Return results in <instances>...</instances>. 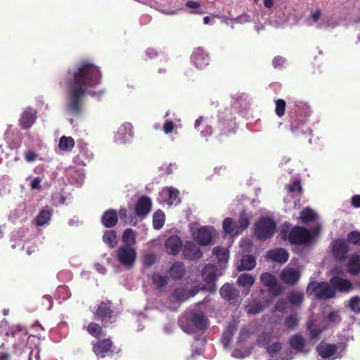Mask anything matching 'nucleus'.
<instances>
[{
  "label": "nucleus",
  "mask_w": 360,
  "mask_h": 360,
  "mask_svg": "<svg viewBox=\"0 0 360 360\" xmlns=\"http://www.w3.org/2000/svg\"><path fill=\"white\" fill-rule=\"evenodd\" d=\"M102 74L98 66L89 61H82L67 71V76L60 85L66 87V110L75 116L82 112L83 100L86 93L94 96L96 92L87 91L101 84Z\"/></svg>",
  "instance_id": "nucleus-1"
},
{
  "label": "nucleus",
  "mask_w": 360,
  "mask_h": 360,
  "mask_svg": "<svg viewBox=\"0 0 360 360\" xmlns=\"http://www.w3.org/2000/svg\"><path fill=\"white\" fill-rule=\"evenodd\" d=\"M280 236L282 240H288L290 244L295 245H308L314 240L311 232L300 226H295L289 232L282 229Z\"/></svg>",
  "instance_id": "nucleus-2"
},
{
  "label": "nucleus",
  "mask_w": 360,
  "mask_h": 360,
  "mask_svg": "<svg viewBox=\"0 0 360 360\" xmlns=\"http://www.w3.org/2000/svg\"><path fill=\"white\" fill-rule=\"evenodd\" d=\"M187 324L181 322V328L187 333H195L205 330L208 326V319L205 314L199 311H192L186 315Z\"/></svg>",
  "instance_id": "nucleus-3"
},
{
  "label": "nucleus",
  "mask_w": 360,
  "mask_h": 360,
  "mask_svg": "<svg viewBox=\"0 0 360 360\" xmlns=\"http://www.w3.org/2000/svg\"><path fill=\"white\" fill-rule=\"evenodd\" d=\"M308 296L314 295L318 300H328L335 297L334 289L330 287V283L325 281H311L306 288Z\"/></svg>",
  "instance_id": "nucleus-4"
},
{
  "label": "nucleus",
  "mask_w": 360,
  "mask_h": 360,
  "mask_svg": "<svg viewBox=\"0 0 360 360\" xmlns=\"http://www.w3.org/2000/svg\"><path fill=\"white\" fill-rule=\"evenodd\" d=\"M276 224L269 217H261L255 223V234L259 240H266L273 237Z\"/></svg>",
  "instance_id": "nucleus-5"
},
{
  "label": "nucleus",
  "mask_w": 360,
  "mask_h": 360,
  "mask_svg": "<svg viewBox=\"0 0 360 360\" xmlns=\"http://www.w3.org/2000/svg\"><path fill=\"white\" fill-rule=\"evenodd\" d=\"M290 126L292 131L299 129L304 124L309 117V107L305 104H295L294 108L288 111Z\"/></svg>",
  "instance_id": "nucleus-6"
},
{
  "label": "nucleus",
  "mask_w": 360,
  "mask_h": 360,
  "mask_svg": "<svg viewBox=\"0 0 360 360\" xmlns=\"http://www.w3.org/2000/svg\"><path fill=\"white\" fill-rule=\"evenodd\" d=\"M95 318L100 320L104 326L115 322L116 318L110 301H103L96 308Z\"/></svg>",
  "instance_id": "nucleus-7"
},
{
  "label": "nucleus",
  "mask_w": 360,
  "mask_h": 360,
  "mask_svg": "<svg viewBox=\"0 0 360 360\" xmlns=\"http://www.w3.org/2000/svg\"><path fill=\"white\" fill-rule=\"evenodd\" d=\"M92 352L98 358H105L114 352V343L110 338H99L91 342Z\"/></svg>",
  "instance_id": "nucleus-8"
},
{
  "label": "nucleus",
  "mask_w": 360,
  "mask_h": 360,
  "mask_svg": "<svg viewBox=\"0 0 360 360\" xmlns=\"http://www.w3.org/2000/svg\"><path fill=\"white\" fill-rule=\"evenodd\" d=\"M330 248L331 254L336 261L343 262L346 260L350 248L345 238H338L333 240Z\"/></svg>",
  "instance_id": "nucleus-9"
},
{
  "label": "nucleus",
  "mask_w": 360,
  "mask_h": 360,
  "mask_svg": "<svg viewBox=\"0 0 360 360\" xmlns=\"http://www.w3.org/2000/svg\"><path fill=\"white\" fill-rule=\"evenodd\" d=\"M329 283L332 289H334L335 292L338 291L342 293H348L356 288H360V283H358L355 286L349 279L338 276H332L329 280Z\"/></svg>",
  "instance_id": "nucleus-10"
},
{
  "label": "nucleus",
  "mask_w": 360,
  "mask_h": 360,
  "mask_svg": "<svg viewBox=\"0 0 360 360\" xmlns=\"http://www.w3.org/2000/svg\"><path fill=\"white\" fill-rule=\"evenodd\" d=\"M118 261L126 266H131L136 258L135 249L129 245H122L117 249Z\"/></svg>",
  "instance_id": "nucleus-11"
},
{
  "label": "nucleus",
  "mask_w": 360,
  "mask_h": 360,
  "mask_svg": "<svg viewBox=\"0 0 360 360\" xmlns=\"http://www.w3.org/2000/svg\"><path fill=\"white\" fill-rule=\"evenodd\" d=\"M316 352L323 359H336L342 357L338 353V346L337 344H329L321 342L316 347Z\"/></svg>",
  "instance_id": "nucleus-12"
},
{
  "label": "nucleus",
  "mask_w": 360,
  "mask_h": 360,
  "mask_svg": "<svg viewBox=\"0 0 360 360\" xmlns=\"http://www.w3.org/2000/svg\"><path fill=\"white\" fill-rule=\"evenodd\" d=\"M260 281L262 284L268 288L269 292L274 295L278 296L283 292V289L277 283L276 277L270 273H263L260 276Z\"/></svg>",
  "instance_id": "nucleus-13"
},
{
  "label": "nucleus",
  "mask_w": 360,
  "mask_h": 360,
  "mask_svg": "<svg viewBox=\"0 0 360 360\" xmlns=\"http://www.w3.org/2000/svg\"><path fill=\"white\" fill-rule=\"evenodd\" d=\"M152 207V202L149 197L142 195L139 198L134 205V212L136 217L141 219L146 217Z\"/></svg>",
  "instance_id": "nucleus-14"
},
{
  "label": "nucleus",
  "mask_w": 360,
  "mask_h": 360,
  "mask_svg": "<svg viewBox=\"0 0 360 360\" xmlns=\"http://www.w3.org/2000/svg\"><path fill=\"white\" fill-rule=\"evenodd\" d=\"M300 271L292 267H285L281 272V280L288 285H294L300 279Z\"/></svg>",
  "instance_id": "nucleus-15"
},
{
  "label": "nucleus",
  "mask_w": 360,
  "mask_h": 360,
  "mask_svg": "<svg viewBox=\"0 0 360 360\" xmlns=\"http://www.w3.org/2000/svg\"><path fill=\"white\" fill-rule=\"evenodd\" d=\"M191 60L195 67L202 69L209 65L210 56L202 48L198 47L191 55Z\"/></svg>",
  "instance_id": "nucleus-16"
},
{
  "label": "nucleus",
  "mask_w": 360,
  "mask_h": 360,
  "mask_svg": "<svg viewBox=\"0 0 360 360\" xmlns=\"http://www.w3.org/2000/svg\"><path fill=\"white\" fill-rule=\"evenodd\" d=\"M221 296L231 304H236L240 301V292L233 285L225 283L220 289Z\"/></svg>",
  "instance_id": "nucleus-17"
},
{
  "label": "nucleus",
  "mask_w": 360,
  "mask_h": 360,
  "mask_svg": "<svg viewBox=\"0 0 360 360\" xmlns=\"http://www.w3.org/2000/svg\"><path fill=\"white\" fill-rule=\"evenodd\" d=\"M37 112L32 108H27L19 120V124L22 129L30 128L37 119Z\"/></svg>",
  "instance_id": "nucleus-18"
},
{
  "label": "nucleus",
  "mask_w": 360,
  "mask_h": 360,
  "mask_svg": "<svg viewBox=\"0 0 360 360\" xmlns=\"http://www.w3.org/2000/svg\"><path fill=\"white\" fill-rule=\"evenodd\" d=\"M165 246L168 254L176 255L181 249L182 241L178 236L172 235L166 240Z\"/></svg>",
  "instance_id": "nucleus-19"
},
{
  "label": "nucleus",
  "mask_w": 360,
  "mask_h": 360,
  "mask_svg": "<svg viewBox=\"0 0 360 360\" xmlns=\"http://www.w3.org/2000/svg\"><path fill=\"white\" fill-rule=\"evenodd\" d=\"M101 222L105 228L115 227L118 222L117 212L113 209L105 211L101 216Z\"/></svg>",
  "instance_id": "nucleus-20"
},
{
  "label": "nucleus",
  "mask_w": 360,
  "mask_h": 360,
  "mask_svg": "<svg viewBox=\"0 0 360 360\" xmlns=\"http://www.w3.org/2000/svg\"><path fill=\"white\" fill-rule=\"evenodd\" d=\"M183 255L189 260L198 259L202 257V252L193 243H188L183 249Z\"/></svg>",
  "instance_id": "nucleus-21"
},
{
  "label": "nucleus",
  "mask_w": 360,
  "mask_h": 360,
  "mask_svg": "<svg viewBox=\"0 0 360 360\" xmlns=\"http://www.w3.org/2000/svg\"><path fill=\"white\" fill-rule=\"evenodd\" d=\"M267 257L273 262L284 264L288 260L289 255L286 250L283 248H276L269 250Z\"/></svg>",
  "instance_id": "nucleus-22"
},
{
  "label": "nucleus",
  "mask_w": 360,
  "mask_h": 360,
  "mask_svg": "<svg viewBox=\"0 0 360 360\" xmlns=\"http://www.w3.org/2000/svg\"><path fill=\"white\" fill-rule=\"evenodd\" d=\"M194 238L200 245H207L211 243L212 235L207 227L202 226L197 230Z\"/></svg>",
  "instance_id": "nucleus-23"
},
{
  "label": "nucleus",
  "mask_w": 360,
  "mask_h": 360,
  "mask_svg": "<svg viewBox=\"0 0 360 360\" xmlns=\"http://www.w3.org/2000/svg\"><path fill=\"white\" fill-rule=\"evenodd\" d=\"M133 133L132 124L129 122H125L119 128L115 139L120 143H122L129 137L133 136Z\"/></svg>",
  "instance_id": "nucleus-24"
},
{
  "label": "nucleus",
  "mask_w": 360,
  "mask_h": 360,
  "mask_svg": "<svg viewBox=\"0 0 360 360\" xmlns=\"http://www.w3.org/2000/svg\"><path fill=\"white\" fill-rule=\"evenodd\" d=\"M347 270L351 275H357L360 273V255L352 254L347 262Z\"/></svg>",
  "instance_id": "nucleus-25"
},
{
  "label": "nucleus",
  "mask_w": 360,
  "mask_h": 360,
  "mask_svg": "<svg viewBox=\"0 0 360 360\" xmlns=\"http://www.w3.org/2000/svg\"><path fill=\"white\" fill-rule=\"evenodd\" d=\"M169 274L172 279L180 280L186 274L184 264L180 262H174L170 267Z\"/></svg>",
  "instance_id": "nucleus-26"
},
{
  "label": "nucleus",
  "mask_w": 360,
  "mask_h": 360,
  "mask_svg": "<svg viewBox=\"0 0 360 360\" xmlns=\"http://www.w3.org/2000/svg\"><path fill=\"white\" fill-rule=\"evenodd\" d=\"M53 210L49 206H45L36 217L35 221L37 226H41L47 224L52 216Z\"/></svg>",
  "instance_id": "nucleus-27"
},
{
  "label": "nucleus",
  "mask_w": 360,
  "mask_h": 360,
  "mask_svg": "<svg viewBox=\"0 0 360 360\" xmlns=\"http://www.w3.org/2000/svg\"><path fill=\"white\" fill-rule=\"evenodd\" d=\"M204 281L207 285H212L216 281V268L213 265H206L202 270Z\"/></svg>",
  "instance_id": "nucleus-28"
},
{
  "label": "nucleus",
  "mask_w": 360,
  "mask_h": 360,
  "mask_svg": "<svg viewBox=\"0 0 360 360\" xmlns=\"http://www.w3.org/2000/svg\"><path fill=\"white\" fill-rule=\"evenodd\" d=\"M216 129L218 131V136L220 138L223 136H229L231 134L234 133L230 121L219 120Z\"/></svg>",
  "instance_id": "nucleus-29"
},
{
  "label": "nucleus",
  "mask_w": 360,
  "mask_h": 360,
  "mask_svg": "<svg viewBox=\"0 0 360 360\" xmlns=\"http://www.w3.org/2000/svg\"><path fill=\"white\" fill-rule=\"evenodd\" d=\"M237 329L238 327L236 322H231L229 324L222 335V342H224V347H229Z\"/></svg>",
  "instance_id": "nucleus-30"
},
{
  "label": "nucleus",
  "mask_w": 360,
  "mask_h": 360,
  "mask_svg": "<svg viewBox=\"0 0 360 360\" xmlns=\"http://www.w3.org/2000/svg\"><path fill=\"white\" fill-rule=\"evenodd\" d=\"M290 345L297 352H302L305 347L306 342L300 334H295L289 340Z\"/></svg>",
  "instance_id": "nucleus-31"
},
{
  "label": "nucleus",
  "mask_w": 360,
  "mask_h": 360,
  "mask_svg": "<svg viewBox=\"0 0 360 360\" xmlns=\"http://www.w3.org/2000/svg\"><path fill=\"white\" fill-rule=\"evenodd\" d=\"M256 265V260L255 257L251 255H246L241 259V263L238 266L239 271L247 270L250 271L254 269Z\"/></svg>",
  "instance_id": "nucleus-32"
},
{
  "label": "nucleus",
  "mask_w": 360,
  "mask_h": 360,
  "mask_svg": "<svg viewBox=\"0 0 360 360\" xmlns=\"http://www.w3.org/2000/svg\"><path fill=\"white\" fill-rule=\"evenodd\" d=\"M86 330L89 335L97 340L105 335L102 326L95 322L89 323L86 326Z\"/></svg>",
  "instance_id": "nucleus-33"
},
{
  "label": "nucleus",
  "mask_w": 360,
  "mask_h": 360,
  "mask_svg": "<svg viewBox=\"0 0 360 360\" xmlns=\"http://www.w3.org/2000/svg\"><path fill=\"white\" fill-rule=\"evenodd\" d=\"M75 144L72 137L63 136L59 139L58 147L63 151L70 152L73 149Z\"/></svg>",
  "instance_id": "nucleus-34"
},
{
  "label": "nucleus",
  "mask_w": 360,
  "mask_h": 360,
  "mask_svg": "<svg viewBox=\"0 0 360 360\" xmlns=\"http://www.w3.org/2000/svg\"><path fill=\"white\" fill-rule=\"evenodd\" d=\"M223 229L226 234L237 235L239 233L236 224L232 218L227 217L223 221Z\"/></svg>",
  "instance_id": "nucleus-35"
},
{
  "label": "nucleus",
  "mask_w": 360,
  "mask_h": 360,
  "mask_svg": "<svg viewBox=\"0 0 360 360\" xmlns=\"http://www.w3.org/2000/svg\"><path fill=\"white\" fill-rule=\"evenodd\" d=\"M304 297L303 292L292 290L288 293V300L292 305L300 307L304 301Z\"/></svg>",
  "instance_id": "nucleus-36"
},
{
  "label": "nucleus",
  "mask_w": 360,
  "mask_h": 360,
  "mask_svg": "<svg viewBox=\"0 0 360 360\" xmlns=\"http://www.w3.org/2000/svg\"><path fill=\"white\" fill-rule=\"evenodd\" d=\"M165 215L163 211L158 210L155 211L153 216V228L156 230L160 229L165 224Z\"/></svg>",
  "instance_id": "nucleus-37"
},
{
  "label": "nucleus",
  "mask_w": 360,
  "mask_h": 360,
  "mask_svg": "<svg viewBox=\"0 0 360 360\" xmlns=\"http://www.w3.org/2000/svg\"><path fill=\"white\" fill-rule=\"evenodd\" d=\"M119 214V217L120 219L125 224H132L135 226L137 223L136 217L131 214H128V211L127 208H120L119 212H117V215Z\"/></svg>",
  "instance_id": "nucleus-38"
},
{
  "label": "nucleus",
  "mask_w": 360,
  "mask_h": 360,
  "mask_svg": "<svg viewBox=\"0 0 360 360\" xmlns=\"http://www.w3.org/2000/svg\"><path fill=\"white\" fill-rule=\"evenodd\" d=\"M103 240L106 245H108L109 248H114L117 243L115 231H106L103 236Z\"/></svg>",
  "instance_id": "nucleus-39"
},
{
  "label": "nucleus",
  "mask_w": 360,
  "mask_h": 360,
  "mask_svg": "<svg viewBox=\"0 0 360 360\" xmlns=\"http://www.w3.org/2000/svg\"><path fill=\"white\" fill-rule=\"evenodd\" d=\"M255 283V278L247 273L241 274L237 278V283L242 287L250 288Z\"/></svg>",
  "instance_id": "nucleus-40"
},
{
  "label": "nucleus",
  "mask_w": 360,
  "mask_h": 360,
  "mask_svg": "<svg viewBox=\"0 0 360 360\" xmlns=\"http://www.w3.org/2000/svg\"><path fill=\"white\" fill-rule=\"evenodd\" d=\"M239 233L245 230L250 225V217L246 213L245 210L240 212L239 219L236 224Z\"/></svg>",
  "instance_id": "nucleus-41"
},
{
  "label": "nucleus",
  "mask_w": 360,
  "mask_h": 360,
  "mask_svg": "<svg viewBox=\"0 0 360 360\" xmlns=\"http://www.w3.org/2000/svg\"><path fill=\"white\" fill-rule=\"evenodd\" d=\"M124 245L131 246L136 243V233L132 229H127L122 238Z\"/></svg>",
  "instance_id": "nucleus-42"
},
{
  "label": "nucleus",
  "mask_w": 360,
  "mask_h": 360,
  "mask_svg": "<svg viewBox=\"0 0 360 360\" xmlns=\"http://www.w3.org/2000/svg\"><path fill=\"white\" fill-rule=\"evenodd\" d=\"M349 310L356 314H360V296L355 295L351 297L346 304Z\"/></svg>",
  "instance_id": "nucleus-43"
},
{
  "label": "nucleus",
  "mask_w": 360,
  "mask_h": 360,
  "mask_svg": "<svg viewBox=\"0 0 360 360\" xmlns=\"http://www.w3.org/2000/svg\"><path fill=\"white\" fill-rule=\"evenodd\" d=\"M316 217V214L310 208L304 209L300 215V219L304 224L315 221Z\"/></svg>",
  "instance_id": "nucleus-44"
},
{
  "label": "nucleus",
  "mask_w": 360,
  "mask_h": 360,
  "mask_svg": "<svg viewBox=\"0 0 360 360\" xmlns=\"http://www.w3.org/2000/svg\"><path fill=\"white\" fill-rule=\"evenodd\" d=\"M153 283L156 285L157 288L160 290L164 289L167 284V280L165 276L160 275L158 272H154L151 277Z\"/></svg>",
  "instance_id": "nucleus-45"
},
{
  "label": "nucleus",
  "mask_w": 360,
  "mask_h": 360,
  "mask_svg": "<svg viewBox=\"0 0 360 360\" xmlns=\"http://www.w3.org/2000/svg\"><path fill=\"white\" fill-rule=\"evenodd\" d=\"M245 310L248 314L256 315L264 310V305L259 301H253L245 307Z\"/></svg>",
  "instance_id": "nucleus-46"
},
{
  "label": "nucleus",
  "mask_w": 360,
  "mask_h": 360,
  "mask_svg": "<svg viewBox=\"0 0 360 360\" xmlns=\"http://www.w3.org/2000/svg\"><path fill=\"white\" fill-rule=\"evenodd\" d=\"M213 255L216 256L220 262H226L229 259V251L225 248L215 247L212 250Z\"/></svg>",
  "instance_id": "nucleus-47"
},
{
  "label": "nucleus",
  "mask_w": 360,
  "mask_h": 360,
  "mask_svg": "<svg viewBox=\"0 0 360 360\" xmlns=\"http://www.w3.org/2000/svg\"><path fill=\"white\" fill-rule=\"evenodd\" d=\"M347 243L354 246H360V231H352L347 235Z\"/></svg>",
  "instance_id": "nucleus-48"
},
{
  "label": "nucleus",
  "mask_w": 360,
  "mask_h": 360,
  "mask_svg": "<svg viewBox=\"0 0 360 360\" xmlns=\"http://www.w3.org/2000/svg\"><path fill=\"white\" fill-rule=\"evenodd\" d=\"M299 321L300 319L297 314L292 313L285 319V326L289 330L295 329L298 325Z\"/></svg>",
  "instance_id": "nucleus-49"
},
{
  "label": "nucleus",
  "mask_w": 360,
  "mask_h": 360,
  "mask_svg": "<svg viewBox=\"0 0 360 360\" xmlns=\"http://www.w3.org/2000/svg\"><path fill=\"white\" fill-rule=\"evenodd\" d=\"M315 321L309 320L307 323V329L309 330L310 338L311 339H315L319 337V335L322 333L323 329L319 327L314 328Z\"/></svg>",
  "instance_id": "nucleus-50"
},
{
  "label": "nucleus",
  "mask_w": 360,
  "mask_h": 360,
  "mask_svg": "<svg viewBox=\"0 0 360 360\" xmlns=\"http://www.w3.org/2000/svg\"><path fill=\"white\" fill-rule=\"evenodd\" d=\"M275 103H276V108H275L276 115L279 117H283L285 112V108H286L285 101L282 98H279V99H277L275 101Z\"/></svg>",
  "instance_id": "nucleus-51"
},
{
  "label": "nucleus",
  "mask_w": 360,
  "mask_h": 360,
  "mask_svg": "<svg viewBox=\"0 0 360 360\" xmlns=\"http://www.w3.org/2000/svg\"><path fill=\"white\" fill-rule=\"evenodd\" d=\"M172 295L174 298L181 302L186 301L189 298L188 290L184 288L176 289L173 292Z\"/></svg>",
  "instance_id": "nucleus-52"
},
{
  "label": "nucleus",
  "mask_w": 360,
  "mask_h": 360,
  "mask_svg": "<svg viewBox=\"0 0 360 360\" xmlns=\"http://www.w3.org/2000/svg\"><path fill=\"white\" fill-rule=\"evenodd\" d=\"M156 262V256L153 252H149L144 255L143 258V264L146 267H149Z\"/></svg>",
  "instance_id": "nucleus-53"
},
{
  "label": "nucleus",
  "mask_w": 360,
  "mask_h": 360,
  "mask_svg": "<svg viewBox=\"0 0 360 360\" xmlns=\"http://www.w3.org/2000/svg\"><path fill=\"white\" fill-rule=\"evenodd\" d=\"M160 56H163L165 58L164 53L160 51H158L153 48H148L146 51V60L147 59H154L156 57H159Z\"/></svg>",
  "instance_id": "nucleus-54"
},
{
  "label": "nucleus",
  "mask_w": 360,
  "mask_h": 360,
  "mask_svg": "<svg viewBox=\"0 0 360 360\" xmlns=\"http://www.w3.org/2000/svg\"><path fill=\"white\" fill-rule=\"evenodd\" d=\"M281 349V344L279 342H274L273 344L269 345L266 348L267 352L271 356L278 352Z\"/></svg>",
  "instance_id": "nucleus-55"
},
{
  "label": "nucleus",
  "mask_w": 360,
  "mask_h": 360,
  "mask_svg": "<svg viewBox=\"0 0 360 360\" xmlns=\"http://www.w3.org/2000/svg\"><path fill=\"white\" fill-rule=\"evenodd\" d=\"M327 318L330 322L334 323H339L342 320L339 312L337 311H331L328 314Z\"/></svg>",
  "instance_id": "nucleus-56"
},
{
  "label": "nucleus",
  "mask_w": 360,
  "mask_h": 360,
  "mask_svg": "<svg viewBox=\"0 0 360 360\" xmlns=\"http://www.w3.org/2000/svg\"><path fill=\"white\" fill-rule=\"evenodd\" d=\"M288 191L290 193H293L296 191H298L300 193L302 192V188L300 180H295L291 184L288 185Z\"/></svg>",
  "instance_id": "nucleus-57"
},
{
  "label": "nucleus",
  "mask_w": 360,
  "mask_h": 360,
  "mask_svg": "<svg viewBox=\"0 0 360 360\" xmlns=\"http://www.w3.org/2000/svg\"><path fill=\"white\" fill-rule=\"evenodd\" d=\"M174 128V124L172 120H167L163 124V131L165 134L171 133Z\"/></svg>",
  "instance_id": "nucleus-58"
},
{
  "label": "nucleus",
  "mask_w": 360,
  "mask_h": 360,
  "mask_svg": "<svg viewBox=\"0 0 360 360\" xmlns=\"http://www.w3.org/2000/svg\"><path fill=\"white\" fill-rule=\"evenodd\" d=\"M37 158V154L33 150H27L25 153V159L28 162L35 161Z\"/></svg>",
  "instance_id": "nucleus-59"
},
{
  "label": "nucleus",
  "mask_w": 360,
  "mask_h": 360,
  "mask_svg": "<svg viewBox=\"0 0 360 360\" xmlns=\"http://www.w3.org/2000/svg\"><path fill=\"white\" fill-rule=\"evenodd\" d=\"M257 342L259 346H264L270 342V336L268 334H264L258 338Z\"/></svg>",
  "instance_id": "nucleus-60"
},
{
  "label": "nucleus",
  "mask_w": 360,
  "mask_h": 360,
  "mask_svg": "<svg viewBox=\"0 0 360 360\" xmlns=\"http://www.w3.org/2000/svg\"><path fill=\"white\" fill-rule=\"evenodd\" d=\"M285 58L281 56H275L272 60V64L274 68H280L285 62Z\"/></svg>",
  "instance_id": "nucleus-61"
},
{
  "label": "nucleus",
  "mask_w": 360,
  "mask_h": 360,
  "mask_svg": "<svg viewBox=\"0 0 360 360\" xmlns=\"http://www.w3.org/2000/svg\"><path fill=\"white\" fill-rule=\"evenodd\" d=\"M41 179L36 177L31 181L30 186L32 189L40 190L41 188Z\"/></svg>",
  "instance_id": "nucleus-62"
},
{
  "label": "nucleus",
  "mask_w": 360,
  "mask_h": 360,
  "mask_svg": "<svg viewBox=\"0 0 360 360\" xmlns=\"http://www.w3.org/2000/svg\"><path fill=\"white\" fill-rule=\"evenodd\" d=\"M286 308V303L284 300H278L275 304V309L280 311L283 312Z\"/></svg>",
  "instance_id": "nucleus-63"
},
{
  "label": "nucleus",
  "mask_w": 360,
  "mask_h": 360,
  "mask_svg": "<svg viewBox=\"0 0 360 360\" xmlns=\"http://www.w3.org/2000/svg\"><path fill=\"white\" fill-rule=\"evenodd\" d=\"M352 205L356 208H360V195H355L352 198Z\"/></svg>",
  "instance_id": "nucleus-64"
}]
</instances>
